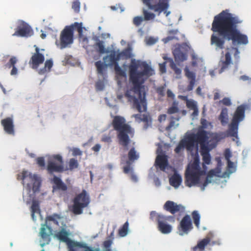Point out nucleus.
<instances>
[{"instance_id":"obj_1","label":"nucleus","mask_w":251,"mask_h":251,"mask_svg":"<svg viewBox=\"0 0 251 251\" xmlns=\"http://www.w3.org/2000/svg\"><path fill=\"white\" fill-rule=\"evenodd\" d=\"M241 22L238 17L229 13L227 9L223 10L214 17L211 30L222 37L221 38L215 34L211 36V45L215 46L216 50L224 49L226 39L231 41L234 46L248 43L247 36L241 33L237 28V25Z\"/></svg>"},{"instance_id":"obj_2","label":"nucleus","mask_w":251,"mask_h":251,"mask_svg":"<svg viewBox=\"0 0 251 251\" xmlns=\"http://www.w3.org/2000/svg\"><path fill=\"white\" fill-rule=\"evenodd\" d=\"M200 153L202 156V169L201 168L199 156H195L186 170L185 184L189 187L200 183L201 177L206 174L207 167L211 162L209 151L216 147L217 143L225 137L224 132L210 133L205 131L203 135H199Z\"/></svg>"},{"instance_id":"obj_3","label":"nucleus","mask_w":251,"mask_h":251,"mask_svg":"<svg viewBox=\"0 0 251 251\" xmlns=\"http://www.w3.org/2000/svg\"><path fill=\"white\" fill-rule=\"evenodd\" d=\"M140 67L143 70L138 72L139 64L136 63L135 59H132L129 66V77L133 87L126 91L125 96L129 102L132 103L133 108L142 112L147 110L145 88L142 85L145 81L143 77L151 75L153 70L146 62H142Z\"/></svg>"},{"instance_id":"obj_4","label":"nucleus","mask_w":251,"mask_h":251,"mask_svg":"<svg viewBox=\"0 0 251 251\" xmlns=\"http://www.w3.org/2000/svg\"><path fill=\"white\" fill-rule=\"evenodd\" d=\"M69 231H67L64 228L61 229L54 235V237L57 238L59 241L66 244L69 251H112L111 249L114 238L113 231L110 233L109 239L102 242L101 244L102 251H100L99 248L94 249L93 247L89 246L87 243L72 240L69 238Z\"/></svg>"},{"instance_id":"obj_5","label":"nucleus","mask_w":251,"mask_h":251,"mask_svg":"<svg viewBox=\"0 0 251 251\" xmlns=\"http://www.w3.org/2000/svg\"><path fill=\"white\" fill-rule=\"evenodd\" d=\"M112 126L114 130L118 133L117 137L119 144L127 150V146L131 142L130 138L134 136V129L126 123L124 118L118 115L114 117Z\"/></svg>"},{"instance_id":"obj_6","label":"nucleus","mask_w":251,"mask_h":251,"mask_svg":"<svg viewBox=\"0 0 251 251\" xmlns=\"http://www.w3.org/2000/svg\"><path fill=\"white\" fill-rule=\"evenodd\" d=\"M150 218L157 222L158 229L162 233L169 234L172 232V226L170 223H174V216H165L152 211L151 212Z\"/></svg>"},{"instance_id":"obj_7","label":"nucleus","mask_w":251,"mask_h":251,"mask_svg":"<svg viewBox=\"0 0 251 251\" xmlns=\"http://www.w3.org/2000/svg\"><path fill=\"white\" fill-rule=\"evenodd\" d=\"M205 130L199 129L196 133H191L186 136L185 139L180 140L179 144L175 149V152L179 154L185 148L186 150L191 151L195 148H198L199 139V135H203Z\"/></svg>"},{"instance_id":"obj_8","label":"nucleus","mask_w":251,"mask_h":251,"mask_svg":"<svg viewBox=\"0 0 251 251\" xmlns=\"http://www.w3.org/2000/svg\"><path fill=\"white\" fill-rule=\"evenodd\" d=\"M245 110L246 106L244 105L241 104L237 107L231 123L228 125V129L226 132L227 136L237 138L239 124L244 119Z\"/></svg>"},{"instance_id":"obj_9","label":"nucleus","mask_w":251,"mask_h":251,"mask_svg":"<svg viewBox=\"0 0 251 251\" xmlns=\"http://www.w3.org/2000/svg\"><path fill=\"white\" fill-rule=\"evenodd\" d=\"M142 2L146 5L148 8L156 12L158 15L163 13L166 17L171 14L168 10L170 7V0H141Z\"/></svg>"},{"instance_id":"obj_10","label":"nucleus","mask_w":251,"mask_h":251,"mask_svg":"<svg viewBox=\"0 0 251 251\" xmlns=\"http://www.w3.org/2000/svg\"><path fill=\"white\" fill-rule=\"evenodd\" d=\"M17 179L23 180V184L25 187L26 194H24V200L25 203L28 205V207L31 211V174L24 170L21 174L17 176Z\"/></svg>"},{"instance_id":"obj_11","label":"nucleus","mask_w":251,"mask_h":251,"mask_svg":"<svg viewBox=\"0 0 251 251\" xmlns=\"http://www.w3.org/2000/svg\"><path fill=\"white\" fill-rule=\"evenodd\" d=\"M90 202L89 197L86 190L78 194L74 199L72 212L75 214H81L83 209L87 207Z\"/></svg>"},{"instance_id":"obj_12","label":"nucleus","mask_w":251,"mask_h":251,"mask_svg":"<svg viewBox=\"0 0 251 251\" xmlns=\"http://www.w3.org/2000/svg\"><path fill=\"white\" fill-rule=\"evenodd\" d=\"M109 55L103 57L104 62L108 66L114 67L115 72L116 75L121 76L126 75L125 72L122 70L119 65V61L120 60L119 56L117 54V51L115 50H111L109 51Z\"/></svg>"},{"instance_id":"obj_13","label":"nucleus","mask_w":251,"mask_h":251,"mask_svg":"<svg viewBox=\"0 0 251 251\" xmlns=\"http://www.w3.org/2000/svg\"><path fill=\"white\" fill-rule=\"evenodd\" d=\"M47 170L50 174L63 172L64 166L62 156L57 154L51 156L47 162Z\"/></svg>"},{"instance_id":"obj_14","label":"nucleus","mask_w":251,"mask_h":251,"mask_svg":"<svg viewBox=\"0 0 251 251\" xmlns=\"http://www.w3.org/2000/svg\"><path fill=\"white\" fill-rule=\"evenodd\" d=\"M239 54L240 51L237 48L234 47L227 48L226 54H225V60L221 61L220 62V65L221 66L220 73H223L228 68L229 65L231 63V54H233L235 58L237 59L239 58Z\"/></svg>"},{"instance_id":"obj_15","label":"nucleus","mask_w":251,"mask_h":251,"mask_svg":"<svg viewBox=\"0 0 251 251\" xmlns=\"http://www.w3.org/2000/svg\"><path fill=\"white\" fill-rule=\"evenodd\" d=\"M74 28L73 26H65L60 34V48L64 49L73 42Z\"/></svg>"},{"instance_id":"obj_16","label":"nucleus","mask_w":251,"mask_h":251,"mask_svg":"<svg viewBox=\"0 0 251 251\" xmlns=\"http://www.w3.org/2000/svg\"><path fill=\"white\" fill-rule=\"evenodd\" d=\"M213 238V233L210 231L205 238L198 241L197 244L192 248L193 251H204L206 246L210 244L211 246L221 245V241L218 239L211 241Z\"/></svg>"},{"instance_id":"obj_17","label":"nucleus","mask_w":251,"mask_h":251,"mask_svg":"<svg viewBox=\"0 0 251 251\" xmlns=\"http://www.w3.org/2000/svg\"><path fill=\"white\" fill-rule=\"evenodd\" d=\"M179 235L183 236L187 234L193 228L192 222L189 215H185L182 219L180 220L178 226Z\"/></svg>"},{"instance_id":"obj_18","label":"nucleus","mask_w":251,"mask_h":251,"mask_svg":"<svg viewBox=\"0 0 251 251\" xmlns=\"http://www.w3.org/2000/svg\"><path fill=\"white\" fill-rule=\"evenodd\" d=\"M52 231V229L50 226L45 224L41 226L39 231L41 242H42L41 243V247L50 244Z\"/></svg>"},{"instance_id":"obj_19","label":"nucleus","mask_w":251,"mask_h":251,"mask_svg":"<svg viewBox=\"0 0 251 251\" xmlns=\"http://www.w3.org/2000/svg\"><path fill=\"white\" fill-rule=\"evenodd\" d=\"M30 32V25L23 21H20L12 36L22 37H27L29 36Z\"/></svg>"},{"instance_id":"obj_20","label":"nucleus","mask_w":251,"mask_h":251,"mask_svg":"<svg viewBox=\"0 0 251 251\" xmlns=\"http://www.w3.org/2000/svg\"><path fill=\"white\" fill-rule=\"evenodd\" d=\"M52 182L53 183L52 192H58L61 196L66 193L68 187L60 178L54 176Z\"/></svg>"},{"instance_id":"obj_21","label":"nucleus","mask_w":251,"mask_h":251,"mask_svg":"<svg viewBox=\"0 0 251 251\" xmlns=\"http://www.w3.org/2000/svg\"><path fill=\"white\" fill-rule=\"evenodd\" d=\"M34 47L35 48V52L32 55V68H38L45 61V56L42 52L45 50L39 49L36 45H34Z\"/></svg>"},{"instance_id":"obj_22","label":"nucleus","mask_w":251,"mask_h":251,"mask_svg":"<svg viewBox=\"0 0 251 251\" xmlns=\"http://www.w3.org/2000/svg\"><path fill=\"white\" fill-rule=\"evenodd\" d=\"M1 125L6 133L14 136L15 135L14 125L13 117H8L1 120Z\"/></svg>"},{"instance_id":"obj_23","label":"nucleus","mask_w":251,"mask_h":251,"mask_svg":"<svg viewBox=\"0 0 251 251\" xmlns=\"http://www.w3.org/2000/svg\"><path fill=\"white\" fill-rule=\"evenodd\" d=\"M164 208L172 214L182 212L184 210V207L181 204H177L176 203L170 201L165 202Z\"/></svg>"},{"instance_id":"obj_24","label":"nucleus","mask_w":251,"mask_h":251,"mask_svg":"<svg viewBox=\"0 0 251 251\" xmlns=\"http://www.w3.org/2000/svg\"><path fill=\"white\" fill-rule=\"evenodd\" d=\"M167 156L165 155H159L156 157L155 160V165L163 171H165L168 166Z\"/></svg>"},{"instance_id":"obj_25","label":"nucleus","mask_w":251,"mask_h":251,"mask_svg":"<svg viewBox=\"0 0 251 251\" xmlns=\"http://www.w3.org/2000/svg\"><path fill=\"white\" fill-rule=\"evenodd\" d=\"M184 72L186 76L190 80L189 84L187 86V90L190 91L192 90L196 82V75L195 73L191 72L188 67H186L184 68Z\"/></svg>"},{"instance_id":"obj_26","label":"nucleus","mask_w":251,"mask_h":251,"mask_svg":"<svg viewBox=\"0 0 251 251\" xmlns=\"http://www.w3.org/2000/svg\"><path fill=\"white\" fill-rule=\"evenodd\" d=\"M117 51H118V55L119 56L120 59H128L131 58L133 56L131 47H128L121 52H119V50Z\"/></svg>"},{"instance_id":"obj_27","label":"nucleus","mask_w":251,"mask_h":251,"mask_svg":"<svg viewBox=\"0 0 251 251\" xmlns=\"http://www.w3.org/2000/svg\"><path fill=\"white\" fill-rule=\"evenodd\" d=\"M218 120L221 122L223 126H225L228 122V109L223 108L222 109L221 114L218 116Z\"/></svg>"},{"instance_id":"obj_28","label":"nucleus","mask_w":251,"mask_h":251,"mask_svg":"<svg viewBox=\"0 0 251 251\" xmlns=\"http://www.w3.org/2000/svg\"><path fill=\"white\" fill-rule=\"evenodd\" d=\"M95 50L100 54L107 53L109 51L106 50L104 45V42L100 39H97L96 43L94 45Z\"/></svg>"},{"instance_id":"obj_29","label":"nucleus","mask_w":251,"mask_h":251,"mask_svg":"<svg viewBox=\"0 0 251 251\" xmlns=\"http://www.w3.org/2000/svg\"><path fill=\"white\" fill-rule=\"evenodd\" d=\"M18 59L15 56H12L9 60L8 62L5 65V67L7 68H11L12 69L11 72V75H15L18 73V69L15 67V64L17 62Z\"/></svg>"},{"instance_id":"obj_30","label":"nucleus","mask_w":251,"mask_h":251,"mask_svg":"<svg viewBox=\"0 0 251 251\" xmlns=\"http://www.w3.org/2000/svg\"><path fill=\"white\" fill-rule=\"evenodd\" d=\"M41 184V177L37 175L32 176V191L38 192Z\"/></svg>"},{"instance_id":"obj_31","label":"nucleus","mask_w":251,"mask_h":251,"mask_svg":"<svg viewBox=\"0 0 251 251\" xmlns=\"http://www.w3.org/2000/svg\"><path fill=\"white\" fill-rule=\"evenodd\" d=\"M182 182V177L178 174H175L170 178V183L172 186L177 188Z\"/></svg>"},{"instance_id":"obj_32","label":"nucleus","mask_w":251,"mask_h":251,"mask_svg":"<svg viewBox=\"0 0 251 251\" xmlns=\"http://www.w3.org/2000/svg\"><path fill=\"white\" fill-rule=\"evenodd\" d=\"M53 66V61L51 59H47L44 64V67L40 69L39 71V73L40 74H44L47 72H50L51 68Z\"/></svg>"},{"instance_id":"obj_33","label":"nucleus","mask_w":251,"mask_h":251,"mask_svg":"<svg viewBox=\"0 0 251 251\" xmlns=\"http://www.w3.org/2000/svg\"><path fill=\"white\" fill-rule=\"evenodd\" d=\"M173 54L176 61L183 62L187 59L186 53L180 50H175Z\"/></svg>"},{"instance_id":"obj_34","label":"nucleus","mask_w":251,"mask_h":251,"mask_svg":"<svg viewBox=\"0 0 251 251\" xmlns=\"http://www.w3.org/2000/svg\"><path fill=\"white\" fill-rule=\"evenodd\" d=\"M215 175V172L214 170H211L209 171L207 174V177H206L203 184L201 186V189L202 191H203L205 189V187L207 186V184L211 183V180L210 179L212 177H213Z\"/></svg>"},{"instance_id":"obj_35","label":"nucleus","mask_w":251,"mask_h":251,"mask_svg":"<svg viewBox=\"0 0 251 251\" xmlns=\"http://www.w3.org/2000/svg\"><path fill=\"white\" fill-rule=\"evenodd\" d=\"M139 157V154L137 153L135 148H132L128 152V158L129 162H134L135 160L138 159Z\"/></svg>"},{"instance_id":"obj_36","label":"nucleus","mask_w":251,"mask_h":251,"mask_svg":"<svg viewBox=\"0 0 251 251\" xmlns=\"http://www.w3.org/2000/svg\"><path fill=\"white\" fill-rule=\"evenodd\" d=\"M170 67L174 71L175 74L176 75V77L179 78L180 77V74L182 71L180 69L177 67V65L174 63L173 59H169Z\"/></svg>"},{"instance_id":"obj_37","label":"nucleus","mask_w":251,"mask_h":251,"mask_svg":"<svg viewBox=\"0 0 251 251\" xmlns=\"http://www.w3.org/2000/svg\"><path fill=\"white\" fill-rule=\"evenodd\" d=\"M95 66L97 68L98 74L102 75L104 70L107 67L108 65L106 63L103 64L100 61H98L95 62Z\"/></svg>"},{"instance_id":"obj_38","label":"nucleus","mask_w":251,"mask_h":251,"mask_svg":"<svg viewBox=\"0 0 251 251\" xmlns=\"http://www.w3.org/2000/svg\"><path fill=\"white\" fill-rule=\"evenodd\" d=\"M191 215L193 223H194L197 227L199 228L200 226V220H201V215H200L198 211L195 210L192 212Z\"/></svg>"},{"instance_id":"obj_39","label":"nucleus","mask_w":251,"mask_h":251,"mask_svg":"<svg viewBox=\"0 0 251 251\" xmlns=\"http://www.w3.org/2000/svg\"><path fill=\"white\" fill-rule=\"evenodd\" d=\"M128 222L126 221L124 225H123L119 229V235L120 237H125L128 232Z\"/></svg>"},{"instance_id":"obj_40","label":"nucleus","mask_w":251,"mask_h":251,"mask_svg":"<svg viewBox=\"0 0 251 251\" xmlns=\"http://www.w3.org/2000/svg\"><path fill=\"white\" fill-rule=\"evenodd\" d=\"M183 99L186 100V105L187 108L190 109L198 108L197 103L192 100H188L186 97H183Z\"/></svg>"},{"instance_id":"obj_41","label":"nucleus","mask_w":251,"mask_h":251,"mask_svg":"<svg viewBox=\"0 0 251 251\" xmlns=\"http://www.w3.org/2000/svg\"><path fill=\"white\" fill-rule=\"evenodd\" d=\"M142 14H143V18L145 21L152 20L155 18V14L151 12L148 11L147 9H144L142 10Z\"/></svg>"},{"instance_id":"obj_42","label":"nucleus","mask_w":251,"mask_h":251,"mask_svg":"<svg viewBox=\"0 0 251 251\" xmlns=\"http://www.w3.org/2000/svg\"><path fill=\"white\" fill-rule=\"evenodd\" d=\"M180 117L179 116H177L175 117L173 116L170 117V122L169 125L166 127V130L167 131L170 130L171 128H172L175 126V123L176 121H178L179 120Z\"/></svg>"},{"instance_id":"obj_43","label":"nucleus","mask_w":251,"mask_h":251,"mask_svg":"<svg viewBox=\"0 0 251 251\" xmlns=\"http://www.w3.org/2000/svg\"><path fill=\"white\" fill-rule=\"evenodd\" d=\"M179 109L177 107V103L176 102H174L173 103L172 106L168 109L167 113L169 114H173L175 113H176L178 112Z\"/></svg>"},{"instance_id":"obj_44","label":"nucleus","mask_w":251,"mask_h":251,"mask_svg":"<svg viewBox=\"0 0 251 251\" xmlns=\"http://www.w3.org/2000/svg\"><path fill=\"white\" fill-rule=\"evenodd\" d=\"M69 169L72 170L73 169L77 168L78 166V163L76 159L75 158H71L69 162Z\"/></svg>"},{"instance_id":"obj_45","label":"nucleus","mask_w":251,"mask_h":251,"mask_svg":"<svg viewBox=\"0 0 251 251\" xmlns=\"http://www.w3.org/2000/svg\"><path fill=\"white\" fill-rule=\"evenodd\" d=\"M71 26H73L74 29L75 28V29L77 30V32L78 33V35H79V36H81L82 34L83 27L82 23H78L75 22L74 25H72Z\"/></svg>"},{"instance_id":"obj_46","label":"nucleus","mask_w":251,"mask_h":251,"mask_svg":"<svg viewBox=\"0 0 251 251\" xmlns=\"http://www.w3.org/2000/svg\"><path fill=\"white\" fill-rule=\"evenodd\" d=\"M134 117L136 119H140L142 121L148 123L150 121V117L149 115L144 114H136L133 115Z\"/></svg>"},{"instance_id":"obj_47","label":"nucleus","mask_w":251,"mask_h":251,"mask_svg":"<svg viewBox=\"0 0 251 251\" xmlns=\"http://www.w3.org/2000/svg\"><path fill=\"white\" fill-rule=\"evenodd\" d=\"M144 20H145L142 16H135L133 18V23L135 26L138 27Z\"/></svg>"},{"instance_id":"obj_48","label":"nucleus","mask_w":251,"mask_h":251,"mask_svg":"<svg viewBox=\"0 0 251 251\" xmlns=\"http://www.w3.org/2000/svg\"><path fill=\"white\" fill-rule=\"evenodd\" d=\"M60 218L58 215H52L47 217V220L53 222L56 225H58V220Z\"/></svg>"},{"instance_id":"obj_49","label":"nucleus","mask_w":251,"mask_h":251,"mask_svg":"<svg viewBox=\"0 0 251 251\" xmlns=\"http://www.w3.org/2000/svg\"><path fill=\"white\" fill-rule=\"evenodd\" d=\"M34 213L40 214L39 206L36 202L32 200V218H33V215Z\"/></svg>"},{"instance_id":"obj_50","label":"nucleus","mask_w":251,"mask_h":251,"mask_svg":"<svg viewBox=\"0 0 251 251\" xmlns=\"http://www.w3.org/2000/svg\"><path fill=\"white\" fill-rule=\"evenodd\" d=\"M72 7L76 13H78L80 11V2L77 0L74 1L72 3Z\"/></svg>"},{"instance_id":"obj_51","label":"nucleus","mask_w":251,"mask_h":251,"mask_svg":"<svg viewBox=\"0 0 251 251\" xmlns=\"http://www.w3.org/2000/svg\"><path fill=\"white\" fill-rule=\"evenodd\" d=\"M103 82L101 80L98 81L96 83V88L98 91H102L104 88Z\"/></svg>"},{"instance_id":"obj_52","label":"nucleus","mask_w":251,"mask_h":251,"mask_svg":"<svg viewBox=\"0 0 251 251\" xmlns=\"http://www.w3.org/2000/svg\"><path fill=\"white\" fill-rule=\"evenodd\" d=\"M82 154V151H80L78 148H75L72 150V155L74 156H81Z\"/></svg>"},{"instance_id":"obj_53","label":"nucleus","mask_w":251,"mask_h":251,"mask_svg":"<svg viewBox=\"0 0 251 251\" xmlns=\"http://www.w3.org/2000/svg\"><path fill=\"white\" fill-rule=\"evenodd\" d=\"M156 92L161 97H164L165 95V87L164 86L159 87L157 88Z\"/></svg>"},{"instance_id":"obj_54","label":"nucleus","mask_w":251,"mask_h":251,"mask_svg":"<svg viewBox=\"0 0 251 251\" xmlns=\"http://www.w3.org/2000/svg\"><path fill=\"white\" fill-rule=\"evenodd\" d=\"M221 102L225 105L230 106L231 104L230 100L228 97H225L221 101Z\"/></svg>"},{"instance_id":"obj_55","label":"nucleus","mask_w":251,"mask_h":251,"mask_svg":"<svg viewBox=\"0 0 251 251\" xmlns=\"http://www.w3.org/2000/svg\"><path fill=\"white\" fill-rule=\"evenodd\" d=\"M37 162L38 165L40 167H45V160L44 157H38L37 159Z\"/></svg>"},{"instance_id":"obj_56","label":"nucleus","mask_w":251,"mask_h":251,"mask_svg":"<svg viewBox=\"0 0 251 251\" xmlns=\"http://www.w3.org/2000/svg\"><path fill=\"white\" fill-rule=\"evenodd\" d=\"M166 62H164L163 63H160L159 64V70H160V72L162 73V74H164L166 73Z\"/></svg>"},{"instance_id":"obj_57","label":"nucleus","mask_w":251,"mask_h":251,"mask_svg":"<svg viewBox=\"0 0 251 251\" xmlns=\"http://www.w3.org/2000/svg\"><path fill=\"white\" fill-rule=\"evenodd\" d=\"M126 163L127 165L123 168V172L124 173L127 174L131 171V168L130 166V163L129 161H127Z\"/></svg>"},{"instance_id":"obj_58","label":"nucleus","mask_w":251,"mask_h":251,"mask_svg":"<svg viewBox=\"0 0 251 251\" xmlns=\"http://www.w3.org/2000/svg\"><path fill=\"white\" fill-rule=\"evenodd\" d=\"M224 156L226 161L230 160V158L231 156V154L229 149H226V151H225Z\"/></svg>"},{"instance_id":"obj_59","label":"nucleus","mask_w":251,"mask_h":251,"mask_svg":"<svg viewBox=\"0 0 251 251\" xmlns=\"http://www.w3.org/2000/svg\"><path fill=\"white\" fill-rule=\"evenodd\" d=\"M101 141L103 142L109 143L111 142V139L109 136L103 135L101 138Z\"/></svg>"},{"instance_id":"obj_60","label":"nucleus","mask_w":251,"mask_h":251,"mask_svg":"<svg viewBox=\"0 0 251 251\" xmlns=\"http://www.w3.org/2000/svg\"><path fill=\"white\" fill-rule=\"evenodd\" d=\"M101 146L100 144H96L92 147V151L98 152L100 151Z\"/></svg>"},{"instance_id":"obj_61","label":"nucleus","mask_w":251,"mask_h":251,"mask_svg":"<svg viewBox=\"0 0 251 251\" xmlns=\"http://www.w3.org/2000/svg\"><path fill=\"white\" fill-rule=\"evenodd\" d=\"M227 167L229 169H233L234 168V163L232 162L230 160L227 161Z\"/></svg>"},{"instance_id":"obj_62","label":"nucleus","mask_w":251,"mask_h":251,"mask_svg":"<svg viewBox=\"0 0 251 251\" xmlns=\"http://www.w3.org/2000/svg\"><path fill=\"white\" fill-rule=\"evenodd\" d=\"M167 95L169 98H174V95L170 90H168L167 91Z\"/></svg>"},{"instance_id":"obj_63","label":"nucleus","mask_w":251,"mask_h":251,"mask_svg":"<svg viewBox=\"0 0 251 251\" xmlns=\"http://www.w3.org/2000/svg\"><path fill=\"white\" fill-rule=\"evenodd\" d=\"M220 98V94L218 92H216L214 93V100H217Z\"/></svg>"},{"instance_id":"obj_64","label":"nucleus","mask_w":251,"mask_h":251,"mask_svg":"<svg viewBox=\"0 0 251 251\" xmlns=\"http://www.w3.org/2000/svg\"><path fill=\"white\" fill-rule=\"evenodd\" d=\"M201 124L203 127H205L206 126V124L207 123V121H206L205 119L202 118L201 119Z\"/></svg>"}]
</instances>
